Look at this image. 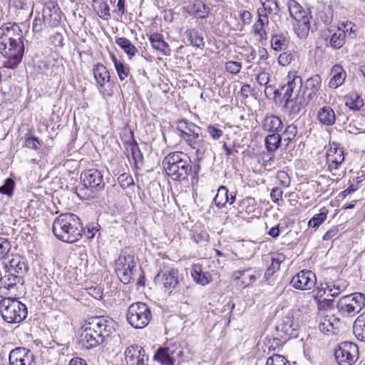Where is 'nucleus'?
<instances>
[{
  "instance_id": "nucleus-61",
  "label": "nucleus",
  "mask_w": 365,
  "mask_h": 365,
  "mask_svg": "<svg viewBox=\"0 0 365 365\" xmlns=\"http://www.w3.org/2000/svg\"><path fill=\"white\" fill-rule=\"evenodd\" d=\"M40 145V142L38 138L36 137H27L24 142V147L28 148L38 150V146Z\"/></svg>"
},
{
  "instance_id": "nucleus-8",
  "label": "nucleus",
  "mask_w": 365,
  "mask_h": 365,
  "mask_svg": "<svg viewBox=\"0 0 365 365\" xmlns=\"http://www.w3.org/2000/svg\"><path fill=\"white\" fill-rule=\"evenodd\" d=\"M126 319L132 327L143 329L148 325L152 319L150 309L145 303H133L128 308Z\"/></svg>"
},
{
  "instance_id": "nucleus-7",
  "label": "nucleus",
  "mask_w": 365,
  "mask_h": 365,
  "mask_svg": "<svg viewBox=\"0 0 365 365\" xmlns=\"http://www.w3.org/2000/svg\"><path fill=\"white\" fill-rule=\"evenodd\" d=\"M336 306L342 317H354L365 307V294L355 292L343 296L339 299Z\"/></svg>"
},
{
  "instance_id": "nucleus-4",
  "label": "nucleus",
  "mask_w": 365,
  "mask_h": 365,
  "mask_svg": "<svg viewBox=\"0 0 365 365\" xmlns=\"http://www.w3.org/2000/svg\"><path fill=\"white\" fill-rule=\"evenodd\" d=\"M321 86L322 78L319 74H315L306 80L304 84H302L301 93L294 96V101L292 102L291 114L293 116L298 115L316 98Z\"/></svg>"
},
{
  "instance_id": "nucleus-11",
  "label": "nucleus",
  "mask_w": 365,
  "mask_h": 365,
  "mask_svg": "<svg viewBox=\"0 0 365 365\" xmlns=\"http://www.w3.org/2000/svg\"><path fill=\"white\" fill-rule=\"evenodd\" d=\"M334 356L339 365H351L358 359V346L351 341L341 342L335 349Z\"/></svg>"
},
{
  "instance_id": "nucleus-14",
  "label": "nucleus",
  "mask_w": 365,
  "mask_h": 365,
  "mask_svg": "<svg viewBox=\"0 0 365 365\" xmlns=\"http://www.w3.org/2000/svg\"><path fill=\"white\" fill-rule=\"evenodd\" d=\"M195 152V156L198 161L202 160L208 150L210 143L205 140V135L202 133V129L196 131L185 141Z\"/></svg>"
},
{
  "instance_id": "nucleus-25",
  "label": "nucleus",
  "mask_w": 365,
  "mask_h": 365,
  "mask_svg": "<svg viewBox=\"0 0 365 365\" xmlns=\"http://www.w3.org/2000/svg\"><path fill=\"white\" fill-rule=\"evenodd\" d=\"M0 36L8 37L15 41L17 40H24L22 30L20 26L16 23H6L4 24L0 27Z\"/></svg>"
},
{
  "instance_id": "nucleus-47",
  "label": "nucleus",
  "mask_w": 365,
  "mask_h": 365,
  "mask_svg": "<svg viewBox=\"0 0 365 365\" xmlns=\"http://www.w3.org/2000/svg\"><path fill=\"white\" fill-rule=\"evenodd\" d=\"M297 134V127L294 124L287 126L284 131L282 133V140L285 143V146L288 147L289 144L294 140Z\"/></svg>"
},
{
  "instance_id": "nucleus-54",
  "label": "nucleus",
  "mask_w": 365,
  "mask_h": 365,
  "mask_svg": "<svg viewBox=\"0 0 365 365\" xmlns=\"http://www.w3.org/2000/svg\"><path fill=\"white\" fill-rule=\"evenodd\" d=\"M97 14L103 20H108L110 18V7L107 2L103 1L99 4Z\"/></svg>"
},
{
  "instance_id": "nucleus-18",
  "label": "nucleus",
  "mask_w": 365,
  "mask_h": 365,
  "mask_svg": "<svg viewBox=\"0 0 365 365\" xmlns=\"http://www.w3.org/2000/svg\"><path fill=\"white\" fill-rule=\"evenodd\" d=\"M10 365H36L34 354L25 347L12 349L9 356Z\"/></svg>"
},
{
  "instance_id": "nucleus-53",
  "label": "nucleus",
  "mask_w": 365,
  "mask_h": 365,
  "mask_svg": "<svg viewBox=\"0 0 365 365\" xmlns=\"http://www.w3.org/2000/svg\"><path fill=\"white\" fill-rule=\"evenodd\" d=\"M48 26L46 24L45 21H43V16L41 15V13H38L37 16L34 18L33 21V31L34 33H41L43 28Z\"/></svg>"
},
{
  "instance_id": "nucleus-22",
  "label": "nucleus",
  "mask_w": 365,
  "mask_h": 365,
  "mask_svg": "<svg viewBox=\"0 0 365 365\" xmlns=\"http://www.w3.org/2000/svg\"><path fill=\"white\" fill-rule=\"evenodd\" d=\"M155 279L160 280L165 289L170 293L173 290H178L180 286L178 270L174 268L163 272L161 275L159 273L155 277Z\"/></svg>"
},
{
  "instance_id": "nucleus-1",
  "label": "nucleus",
  "mask_w": 365,
  "mask_h": 365,
  "mask_svg": "<svg viewBox=\"0 0 365 365\" xmlns=\"http://www.w3.org/2000/svg\"><path fill=\"white\" fill-rule=\"evenodd\" d=\"M52 230L58 240L71 244L81 239L83 230L80 218L73 213H63L57 217Z\"/></svg>"
},
{
  "instance_id": "nucleus-19",
  "label": "nucleus",
  "mask_w": 365,
  "mask_h": 365,
  "mask_svg": "<svg viewBox=\"0 0 365 365\" xmlns=\"http://www.w3.org/2000/svg\"><path fill=\"white\" fill-rule=\"evenodd\" d=\"M127 365H148V355L139 345L129 346L124 353Z\"/></svg>"
},
{
  "instance_id": "nucleus-46",
  "label": "nucleus",
  "mask_w": 365,
  "mask_h": 365,
  "mask_svg": "<svg viewBox=\"0 0 365 365\" xmlns=\"http://www.w3.org/2000/svg\"><path fill=\"white\" fill-rule=\"evenodd\" d=\"M229 200L228 190L225 186H220L217 190L215 197L214 198L215 205L219 207H223Z\"/></svg>"
},
{
  "instance_id": "nucleus-58",
  "label": "nucleus",
  "mask_w": 365,
  "mask_h": 365,
  "mask_svg": "<svg viewBox=\"0 0 365 365\" xmlns=\"http://www.w3.org/2000/svg\"><path fill=\"white\" fill-rule=\"evenodd\" d=\"M10 250V242L6 239L0 238V259H4Z\"/></svg>"
},
{
  "instance_id": "nucleus-9",
  "label": "nucleus",
  "mask_w": 365,
  "mask_h": 365,
  "mask_svg": "<svg viewBox=\"0 0 365 365\" xmlns=\"http://www.w3.org/2000/svg\"><path fill=\"white\" fill-rule=\"evenodd\" d=\"M24 40H17L0 36V52L6 57L12 66H17L22 59L24 53Z\"/></svg>"
},
{
  "instance_id": "nucleus-3",
  "label": "nucleus",
  "mask_w": 365,
  "mask_h": 365,
  "mask_svg": "<svg viewBox=\"0 0 365 365\" xmlns=\"http://www.w3.org/2000/svg\"><path fill=\"white\" fill-rule=\"evenodd\" d=\"M81 185L76 187L77 195L82 199L95 198L105 187L103 175L97 169H89L81 175Z\"/></svg>"
},
{
  "instance_id": "nucleus-34",
  "label": "nucleus",
  "mask_w": 365,
  "mask_h": 365,
  "mask_svg": "<svg viewBox=\"0 0 365 365\" xmlns=\"http://www.w3.org/2000/svg\"><path fill=\"white\" fill-rule=\"evenodd\" d=\"M269 23L268 16L266 14H259V19L253 26V31L256 36L259 37V41L262 42L267 39V33L264 29V26Z\"/></svg>"
},
{
  "instance_id": "nucleus-45",
  "label": "nucleus",
  "mask_w": 365,
  "mask_h": 365,
  "mask_svg": "<svg viewBox=\"0 0 365 365\" xmlns=\"http://www.w3.org/2000/svg\"><path fill=\"white\" fill-rule=\"evenodd\" d=\"M256 272L254 271L252 273V269H247L242 271H239L238 279H241L242 282L247 286L255 282L256 279L260 277V274H255Z\"/></svg>"
},
{
  "instance_id": "nucleus-43",
  "label": "nucleus",
  "mask_w": 365,
  "mask_h": 365,
  "mask_svg": "<svg viewBox=\"0 0 365 365\" xmlns=\"http://www.w3.org/2000/svg\"><path fill=\"white\" fill-rule=\"evenodd\" d=\"M256 210V202L253 197H246L240 201L239 213L245 212L247 215L254 213Z\"/></svg>"
},
{
  "instance_id": "nucleus-42",
  "label": "nucleus",
  "mask_w": 365,
  "mask_h": 365,
  "mask_svg": "<svg viewBox=\"0 0 365 365\" xmlns=\"http://www.w3.org/2000/svg\"><path fill=\"white\" fill-rule=\"evenodd\" d=\"M287 6L290 16L294 20L302 18V16L307 13L302 6L294 0H289L287 2Z\"/></svg>"
},
{
  "instance_id": "nucleus-16",
  "label": "nucleus",
  "mask_w": 365,
  "mask_h": 365,
  "mask_svg": "<svg viewBox=\"0 0 365 365\" xmlns=\"http://www.w3.org/2000/svg\"><path fill=\"white\" fill-rule=\"evenodd\" d=\"M62 12L56 2L49 1L45 3L41 15L48 27H56L61 21Z\"/></svg>"
},
{
  "instance_id": "nucleus-27",
  "label": "nucleus",
  "mask_w": 365,
  "mask_h": 365,
  "mask_svg": "<svg viewBox=\"0 0 365 365\" xmlns=\"http://www.w3.org/2000/svg\"><path fill=\"white\" fill-rule=\"evenodd\" d=\"M200 126H197L187 119L179 120L177 122V130L180 132V137L184 141L196 131H200Z\"/></svg>"
},
{
  "instance_id": "nucleus-60",
  "label": "nucleus",
  "mask_w": 365,
  "mask_h": 365,
  "mask_svg": "<svg viewBox=\"0 0 365 365\" xmlns=\"http://www.w3.org/2000/svg\"><path fill=\"white\" fill-rule=\"evenodd\" d=\"M207 132L213 140H218L223 135V131L221 129L212 125L207 126Z\"/></svg>"
},
{
  "instance_id": "nucleus-26",
  "label": "nucleus",
  "mask_w": 365,
  "mask_h": 365,
  "mask_svg": "<svg viewBox=\"0 0 365 365\" xmlns=\"http://www.w3.org/2000/svg\"><path fill=\"white\" fill-rule=\"evenodd\" d=\"M9 272H14L20 276L26 274L29 270V265L26 259L20 255L13 256L9 261Z\"/></svg>"
},
{
  "instance_id": "nucleus-56",
  "label": "nucleus",
  "mask_w": 365,
  "mask_h": 365,
  "mask_svg": "<svg viewBox=\"0 0 365 365\" xmlns=\"http://www.w3.org/2000/svg\"><path fill=\"white\" fill-rule=\"evenodd\" d=\"M276 179L278 180L279 185L284 187H287L290 185L289 177L285 171H278L276 174Z\"/></svg>"
},
{
  "instance_id": "nucleus-12",
  "label": "nucleus",
  "mask_w": 365,
  "mask_h": 365,
  "mask_svg": "<svg viewBox=\"0 0 365 365\" xmlns=\"http://www.w3.org/2000/svg\"><path fill=\"white\" fill-rule=\"evenodd\" d=\"M135 267L134 257L130 255H120L115 262V273L119 279L125 284L133 279V269Z\"/></svg>"
},
{
  "instance_id": "nucleus-37",
  "label": "nucleus",
  "mask_w": 365,
  "mask_h": 365,
  "mask_svg": "<svg viewBox=\"0 0 365 365\" xmlns=\"http://www.w3.org/2000/svg\"><path fill=\"white\" fill-rule=\"evenodd\" d=\"M346 42V33L345 31L341 29L340 26L338 27L336 31H335L330 37L329 41V46L333 49L341 48Z\"/></svg>"
},
{
  "instance_id": "nucleus-31",
  "label": "nucleus",
  "mask_w": 365,
  "mask_h": 365,
  "mask_svg": "<svg viewBox=\"0 0 365 365\" xmlns=\"http://www.w3.org/2000/svg\"><path fill=\"white\" fill-rule=\"evenodd\" d=\"M149 41L154 49L160 51L165 56L170 55L171 50L168 43L164 41L163 36L162 34L158 33L152 34L149 36Z\"/></svg>"
},
{
  "instance_id": "nucleus-30",
  "label": "nucleus",
  "mask_w": 365,
  "mask_h": 365,
  "mask_svg": "<svg viewBox=\"0 0 365 365\" xmlns=\"http://www.w3.org/2000/svg\"><path fill=\"white\" fill-rule=\"evenodd\" d=\"M317 119L322 125L331 126L335 123L336 114L329 106H324L319 109Z\"/></svg>"
},
{
  "instance_id": "nucleus-64",
  "label": "nucleus",
  "mask_w": 365,
  "mask_h": 365,
  "mask_svg": "<svg viewBox=\"0 0 365 365\" xmlns=\"http://www.w3.org/2000/svg\"><path fill=\"white\" fill-rule=\"evenodd\" d=\"M51 43L54 46L63 47V34L60 32H56L53 35L50 37Z\"/></svg>"
},
{
  "instance_id": "nucleus-24",
  "label": "nucleus",
  "mask_w": 365,
  "mask_h": 365,
  "mask_svg": "<svg viewBox=\"0 0 365 365\" xmlns=\"http://www.w3.org/2000/svg\"><path fill=\"white\" fill-rule=\"evenodd\" d=\"M316 24L320 23L324 25H330L334 19V10L331 5L325 4H318L315 12Z\"/></svg>"
},
{
  "instance_id": "nucleus-51",
  "label": "nucleus",
  "mask_w": 365,
  "mask_h": 365,
  "mask_svg": "<svg viewBox=\"0 0 365 365\" xmlns=\"http://www.w3.org/2000/svg\"><path fill=\"white\" fill-rule=\"evenodd\" d=\"M266 365H290V364L284 356L279 354H274L267 359Z\"/></svg>"
},
{
  "instance_id": "nucleus-55",
  "label": "nucleus",
  "mask_w": 365,
  "mask_h": 365,
  "mask_svg": "<svg viewBox=\"0 0 365 365\" xmlns=\"http://www.w3.org/2000/svg\"><path fill=\"white\" fill-rule=\"evenodd\" d=\"M118 182L123 189H126L134 185L133 178L127 173H123L118 178Z\"/></svg>"
},
{
  "instance_id": "nucleus-40",
  "label": "nucleus",
  "mask_w": 365,
  "mask_h": 365,
  "mask_svg": "<svg viewBox=\"0 0 365 365\" xmlns=\"http://www.w3.org/2000/svg\"><path fill=\"white\" fill-rule=\"evenodd\" d=\"M282 136L277 133H273L266 136L264 139L265 147L269 153H273L280 146Z\"/></svg>"
},
{
  "instance_id": "nucleus-29",
  "label": "nucleus",
  "mask_w": 365,
  "mask_h": 365,
  "mask_svg": "<svg viewBox=\"0 0 365 365\" xmlns=\"http://www.w3.org/2000/svg\"><path fill=\"white\" fill-rule=\"evenodd\" d=\"M186 11L192 16L199 19H205L210 9L202 1L195 0L193 3L185 7Z\"/></svg>"
},
{
  "instance_id": "nucleus-36",
  "label": "nucleus",
  "mask_w": 365,
  "mask_h": 365,
  "mask_svg": "<svg viewBox=\"0 0 365 365\" xmlns=\"http://www.w3.org/2000/svg\"><path fill=\"white\" fill-rule=\"evenodd\" d=\"M191 276L193 280L202 286L207 284L211 280V275L207 272H202V266L194 264L191 269Z\"/></svg>"
},
{
  "instance_id": "nucleus-13",
  "label": "nucleus",
  "mask_w": 365,
  "mask_h": 365,
  "mask_svg": "<svg viewBox=\"0 0 365 365\" xmlns=\"http://www.w3.org/2000/svg\"><path fill=\"white\" fill-rule=\"evenodd\" d=\"M86 324L91 326V329L103 338L105 342L115 331V323L111 318L108 317L98 316L92 317Z\"/></svg>"
},
{
  "instance_id": "nucleus-15",
  "label": "nucleus",
  "mask_w": 365,
  "mask_h": 365,
  "mask_svg": "<svg viewBox=\"0 0 365 365\" xmlns=\"http://www.w3.org/2000/svg\"><path fill=\"white\" fill-rule=\"evenodd\" d=\"M302 88V79L299 76H294L292 80H289L285 85L281 86V90L283 91V99L284 100L285 106L289 109V115L291 114V108L292 102L294 101L293 94L297 96L301 93Z\"/></svg>"
},
{
  "instance_id": "nucleus-50",
  "label": "nucleus",
  "mask_w": 365,
  "mask_h": 365,
  "mask_svg": "<svg viewBox=\"0 0 365 365\" xmlns=\"http://www.w3.org/2000/svg\"><path fill=\"white\" fill-rule=\"evenodd\" d=\"M188 40L190 43L197 48H201L204 46V41L202 36H201L197 31L192 30L189 31L187 34Z\"/></svg>"
},
{
  "instance_id": "nucleus-6",
  "label": "nucleus",
  "mask_w": 365,
  "mask_h": 365,
  "mask_svg": "<svg viewBox=\"0 0 365 365\" xmlns=\"http://www.w3.org/2000/svg\"><path fill=\"white\" fill-rule=\"evenodd\" d=\"M183 353L180 342L170 341L156 350L153 360L160 365H178L182 360Z\"/></svg>"
},
{
  "instance_id": "nucleus-48",
  "label": "nucleus",
  "mask_w": 365,
  "mask_h": 365,
  "mask_svg": "<svg viewBox=\"0 0 365 365\" xmlns=\"http://www.w3.org/2000/svg\"><path fill=\"white\" fill-rule=\"evenodd\" d=\"M328 211L322 208L319 214L314 215L308 222V225L314 228L319 227L327 219Z\"/></svg>"
},
{
  "instance_id": "nucleus-62",
  "label": "nucleus",
  "mask_w": 365,
  "mask_h": 365,
  "mask_svg": "<svg viewBox=\"0 0 365 365\" xmlns=\"http://www.w3.org/2000/svg\"><path fill=\"white\" fill-rule=\"evenodd\" d=\"M98 224H89L86 226V229L83 230L84 234L88 239H92L94 237L96 232L98 231Z\"/></svg>"
},
{
  "instance_id": "nucleus-57",
  "label": "nucleus",
  "mask_w": 365,
  "mask_h": 365,
  "mask_svg": "<svg viewBox=\"0 0 365 365\" xmlns=\"http://www.w3.org/2000/svg\"><path fill=\"white\" fill-rule=\"evenodd\" d=\"M242 68V64L237 61H230L225 63V69L230 73H238Z\"/></svg>"
},
{
  "instance_id": "nucleus-38",
  "label": "nucleus",
  "mask_w": 365,
  "mask_h": 365,
  "mask_svg": "<svg viewBox=\"0 0 365 365\" xmlns=\"http://www.w3.org/2000/svg\"><path fill=\"white\" fill-rule=\"evenodd\" d=\"M353 332L358 340L365 341V312L360 314L354 322Z\"/></svg>"
},
{
  "instance_id": "nucleus-35",
  "label": "nucleus",
  "mask_w": 365,
  "mask_h": 365,
  "mask_svg": "<svg viewBox=\"0 0 365 365\" xmlns=\"http://www.w3.org/2000/svg\"><path fill=\"white\" fill-rule=\"evenodd\" d=\"M345 106L350 110H359L364 106V100L361 95L356 91L349 93L344 96Z\"/></svg>"
},
{
  "instance_id": "nucleus-44",
  "label": "nucleus",
  "mask_w": 365,
  "mask_h": 365,
  "mask_svg": "<svg viewBox=\"0 0 365 365\" xmlns=\"http://www.w3.org/2000/svg\"><path fill=\"white\" fill-rule=\"evenodd\" d=\"M270 43L272 48L274 51H279L287 48L288 41L283 34H280L272 35Z\"/></svg>"
},
{
  "instance_id": "nucleus-49",
  "label": "nucleus",
  "mask_w": 365,
  "mask_h": 365,
  "mask_svg": "<svg viewBox=\"0 0 365 365\" xmlns=\"http://www.w3.org/2000/svg\"><path fill=\"white\" fill-rule=\"evenodd\" d=\"M15 182L13 179L9 178L4 180L3 185L0 186V193L11 197L14 193Z\"/></svg>"
},
{
  "instance_id": "nucleus-21",
  "label": "nucleus",
  "mask_w": 365,
  "mask_h": 365,
  "mask_svg": "<svg viewBox=\"0 0 365 365\" xmlns=\"http://www.w3.org/2000/svg\"><path fill=\"white\" fill-rule=\"evenodd\" d=\"M99 92L104 96H111L113 93L106 90L105 85L110 81V73L105 66L98 63L93 69Z\"/></svg>"
},
{
  "instance_id": "nucleus-5",
  "label": "nucleus",
  "mask_w": 365,
  "mask_h": 365,
  "mask_svg": "<svg viewBox=\"0 0 365 365\" xmlns=\"http://www.w3.org/2000/svg\"><path fill=\"white\" fill-rule=\"evenodd\" d=\"M0 314L5 322L16 324L26 318L28 309L17 297H4L0 301Z\"/></svg>"
},
{
  "instance_id": "nucleus-32",
  "label": "nucleus",
  "mask_w": 365,
  "mask_h": 365,
  "mask_svg": "<svg viewBox=\"0 0 365 365\" xmlns=\"http://www.w3.org/2000/svg\"><path fill=\"white\" fill-rule=\"evenodd\" d=\"M331 78L329 82V87L331 88H337L345 81L346 72L342 66L339 64L333 66L331 70Z\"/></svg>"
},
{
  "instance_id": "nucleus-28",
  "label": "nucleus",
  "mask_w": 365,
  "mask_h": 365,
  "mask_svg": "<svg viewBox=\"0 0 365 365\" xmlns=\"http://www.w3.org/2000/svg\"><path fill=\"white\" fill-rule=\"evenodd\" d=\"M297 327L292 317H284L282 323L277 327V329L283 332L289 338H295L298 336Z\"/></svg>"
},
{
  "instance_id": "nucleus-63",
  "label": "nucleus",
  "mask_w": 365,
  "mask_h": 365,
  "mask_svg": "<svg viewBox=\"0 0 365 365\" xmlns=\"http://www.w3.org/2000/svg\"><path fill=\"white\" fill-rule=\"evenodd\" d=\"M294 26L295 33L300 38H307L309 31V27H305L304 25H299L298 24H294Z\"/></svg>"
},
{
  "instance_id": "nucleus-39",
  "label": "nucleus",
  "mask_w": 365,
  "mask_h": 365,
  "mask_svg": "<svg viewBox=\"0 0 365 365\" xmlns=\"http://www.w3.org/2000/svg\"><path fill=\"white\" fill-rule=\"evenodd\" d=\"M115 43L123 50L129 58H132L138 51L137 48L125 37H117Z\"/></svg>"
},
{
  "instance_id": "nucleus-10",
  "label": "nucleus",
  "mask_w": 365,
  "mask_h": 365,
  "mask_svg": "<svg viewBox=\"0 0 365 365\" xmlns=\"http://www.w3.org/2000/svg\"><path fill=\"white\" fill-rule=\"evenodd\" d=\"M24 283L22 276L8 273L0 279V296L2 298L17 297Z\"/></svg>"
},
{
  "instance_id": "nucleus-59",
  "label": "nucleus",
  "mask_w": 365,
  "mask_h": 365,
  "mask_svg": "<svg viewBox=\"0 0 365 365\" xmlns=\"http://www.w3.org/2000/svg\"><path fill=\"white\" fill-rule=\"evenodd\" d=\"M317 307L319 310H329L334 307V301L331 299L318 300Z\"/></svg>"
},
{
  "instance_id": "nucleus-23",
  "label": "nucleus",
  "mask_w": 365,
  "mask_h": 365,
  "mask_svg": "<svg viewBox=\"0 0 365 365\" xmlns=\"http://www.w3.org/2000/svg\"><path fill=\"white\" fill-rule=\"evenodd\" d=\"M81 341L87 349H91L105 343V341L91 329V326L85 324V328L81 334Z\"/></svg>"
},
{
  "instance_id": "nucleus-52",
  "label": "nucleus",
  "mask_w": 365,
  "mask_h": 365,
  "mask_svg": "<svg viewBox=\"0 0 365 365\" xmlns=\"http://www.w3.org/2000/svg\"><path fill=\"white\" fill-rule=\"evenodd\" d=\"M119 79L123 81H124L130 73V68L128 65L125 64L124 62L121 61L115 66Z\"/></svg>"
},
{
  "instance_id": "nucleus-33",
  "label": "nucleus",
  "mask_w": 365,
  "mask_h": 365,
  "mask_svg": "<svg viewBox=\"0 0 365 365\" xmlns=\"http://www.w3.org/2000/svg\"><path fill=\"white\" fill-rule=\"evenodd\" d=\"M264 130L270 133H277L280 131L283 127L282 120L277 115L266 116L262 124Z\"/></svg>"
},
{
  "instance_id": "nucleus-17",
  "label": "nucleus",
  "mask_w": 365,
  "mask_h": 365,
  "mask_svg": "<svg viewBox=\"0 0 365 365\" xmlns=\"http://www.w3.org/2000/svg\"><path fill=\"white\" fill-rule=\"evenodd\" d=\"M317 282L315 274L311 270H302L295 274L290 284L293 287L300 290H309Z\"/></svg>"
},
{
  "instance_id": "nucleus-20",
  "label": "nucleus",
  "mask_w": 365,
  "mask_h": 365,
  "mask_svg": "<svg viewBox=\"0 0 365 365\" xmlns=\"http://www.w3.org/2000/svg\"><path fill=\"white\" fill-rule=\"evenodd\" d=\"M327 163L330 170H336L344 161V148L339 144L333 143L327 152Z\"/></svg>"
},
{
  "instance_id": "nucleus-2",
  "label": "nucleus",
  "mask_w": 365,
  "mask_h": 365,
  "mask_svg": "<svg viewBox=\"0 0 365 365\" xmlns=\"http://www.w3.org/2000/svg\"><path fill=\"white\" fill-rule=\"evenodd\" d=\"M166 173L174 180H185L190 175L191 160L183 152H173L166 155L163 160Z\"/></svg>"
},
{
  "instance_id": "nucleus-41",
  "label": "nucleus",
  "mask_w": 365,
  "mask_h": 365,
  "mask_svg": "<svg viewBox=\"0 0 365 365\" xmlns=\"http://www.w3.org/2000/svg\"><path fill=\"white\" fill-rule=\"evenodd\" d=\"M348 287V282L343 279L336 280L327 284V288L331 293V296L336 297L344 292Z\"/></svg>"
}]
</instances>
